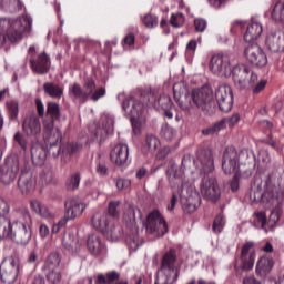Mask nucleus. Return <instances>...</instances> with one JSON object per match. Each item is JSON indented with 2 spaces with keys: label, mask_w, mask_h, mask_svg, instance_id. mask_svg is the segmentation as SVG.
<instances>
[{
  "label": "nucleus",
  "mask_w": 284,
  "mask_h": 284,
  "mask_svg": "<svg viewBox=\"0 0 284 284\" xmlns=\"http://www.w3.org/2000/svg\"><path fill=\"white\" fill-rule=\"evenodd\" d=\"M240 181H241V175H239V173H235L230 183V187L232 192H239Z\"/></svg>",
  "instance_id": "obj_56"
},
{
  "label": "nucleus",
  "mask_w": 284,
  "mask_h": 284,
  "mask_svg": "<svg viewBox=\"0 0 284 284\" xmlns=\"http://www.w3.org/2000/svg\"><path fill=\"white\" fill-rule=\"evenodd\" d=\"M183 23H185V16L182 12L171 14L170 24L173 28H181Z\"/></svg>",
  "instance_id": "obj_44"
},
{
  "label": "nucleus",
  "mask_w": 284,
  "mask_h": 284,
  "mask_svg": "<svg viewBox=\"0 0 284 284\" xmlns=\"http://www.w3.org/2000/svg\"><path fill=\"white\" fill-rule=\"evenodd\" d=\"M40 179L44 185H48V183L52 182V171L51 170L42 171Z\"/></svg>",
  "instance_id": "obj_59"
},
{
  "label": "nucleus",
  "mask_w": 284,
  "mask_h": 284,
  "mask_svg": "<svg viewBox=\"0 0 284 284\" xmlns=\"http://www.w3.org/2000/svg\"><path fill=\"white\" fill-rule=\"evenodd\" d=\"M145 227L149 234H156L158 236L168 234V222H165L159 210H153L148 214Z\"/></svg>",
  "instance_id": "obj_8"
},
{
  "label": "nucleus",
  "mask_w": 284,
  "mask_h": 284,
  "mask_svg": "<svg viewBox=\"0 0 284 284\" xmlns=\"http://www.w3.org/2000/svg\"><path fill=\"white\" fill-rule=\"evenodd\" d=\"M215 99L221 112H231L234 105V94L227 84H221L215 90Z\"/></svg>",
  "instance_id": "obj_14"
},
{
  "label": "nucleus",
  "mask_w": 284,
  "mask_h": 284,
  "mask_svg": "<svg viewBox=\"0 0 284 284\" xmlns=\"http://www.w3.org/2000/svg\"><path fill=\"white\" fill-rule=\"evenodd\" d=\"M13 141L22 152H28V139L26 135L18 131L13 135Z\"/></svg>",
  "instance_id": "obj_43"
},
{
  "label": "nucleus",
  "mask_w": 284,
  "mask_h": 284,
  "mask_svg": "<svg viewBox=\"0 0 284 284\" xmlns=\"http://www.w3.org/2000/svg\"><path fill=\"white\" fill-rule=\"evenodd\" d=\"M194 26H195V30L197 32H205V30L207 28V20H205L203 18H196L194 20Z\"/></svg>",
  "instance_id": "obj_55"
},
{
  "label": "nucleus",
  "mask_w": 284,
  "mask_h": 284,
  "mask_svg": "<svg viewBox=\"0 0 284 284\" xmlns=\"http://www.w3.org/2000/svg\"><path fill=\"white\" fill-rule=\"evenodd\" d=\"M2 283L12 284L17 281V274H19V255L12 253L9 257L2 260Z\"/></svg>",
  "instance_id": "obj_9"
},
{
  "label": "nucleus",
  "mask_w": 284,
  "mask_h": 284,
  "mask_svg": "<svg viewBox=\"0 0 284 284\" xmlns=\"http://www.w3.org/2000/svg\"><path fill=\"white\" fill-rule=\"evenodd\" d=\"M36 106H37V112L40 118L45 116V105H43V101L41 99L37 98L36 99Z\"/></svg>",
  "instance_id": "obj_60"
},
{
  "label": "nucleus",
  "mask_w": 284,
  "mask_h": 284,
  "mask_svg": "<svg viewBox=\"0 0 284 284\" xmlns=\"http://www.w3.org/2000/svg\"><path fill=\"white\" fill-rule=\"evenodd\" d=\"M2 10L21 12V10H23V2H21V0H2Z\"/></svg>",
  "instance_id": "obj_40"
},
{
  "label": "nucleus",
  "mask_w": 284,
  "mask_h": 284,
  "mask_svg": "<svg viewBox=\"0 0 284 284\" xmlns=\"http://www.w3.org/2000/svg\"><path fill=\"white\" fill-rule=\"evenodd\" d=\"M29 63L34 74H48L50 72V55L42 52L37 58H30Z\"/></svg>",
  "instance_id": "obj_21"
},
{
  "label": "nucleus",
  "mask_w": 284,
  "mask_h": 284,
  "mask_svg": "<svg viewBox=\"0 0 284 284\" xmlns=\"http://www.w3.org/2000/svg\"><path fill=\"white\" fill-rule=\"evenodd\" d=\"M26 136L38 139L41 135V120L37 115L26 116L22 123Z\"/></svg>",
  "instance_id": "obj_22"
},
{
  "label": "nucleus",
  "mask_w": 284,
  "mask_h": 284,
  "mask_svg": "<svg viewBox=\"0 0 284 284\" xmlns=\"http://www.w3.org/2000/svg\"><path fill=\"white\" fill-rule=\"evenodd\" d=\"M168 154H170V148L164 146L158 152L156 159H159L160 161H163V159H165Z\"/></svg>",
  "instance_id": "obj_64"
},
{
  "label": "nucleus",
  "mask_w": 284,
  "mask_h": 284,
  "mask_svg": "<svg viewBox=\"0 0 284 284\" xmlns=\"http://www.w3.org/2000/svg\"><path fill=\"white\" fill-rule=\"evenodd\" d=\"M256 220L261 223L262 230H265V225H267V217L265 216L264 212L255 213Z\"/></svg>",
  "instance_id": "obj_61"
},
{
  "label": "nucleus",
  "mask_w": 284,
  "mask_h": 284,
  "mask_svg": "<svg viewBox=\"0 0 284 284\" xmlns=\"http://www.w3.org/2000/svg\"><path fill=\"white\" fill-rule=\"evenodd\" d=\"M266 48L271 52H283L284 51V33L281 31L270 33L266 37Z\"/></svg>",
  "instance_id": "obj_26"
},
{
  "label": "nucleus",
  "mask_w": 284,
  "mask_h": 284,
  "mask_svg": "<svg viewBox=\"0 0 284 284\" xmlns=\"http://www.w3.org/2000/svg\"><path fill=\"white\" fill-rule=\"evenodd\" d=\"M246 81H247V85H250V88H252L253 85L258 83V75L256 73H254L252 70H250V74H248V78Z\"/></svg>",
  "instance_id": "obj_62"
},
{
  "label": "nucleus",
  "mask_w": 284,
  "mask_h": 284,
  "mask_svg": "<svg viewBox=\"0 0 284 284\" xmlns=\"http://www.w3.org/2000/svg\"><path fill=\"white\" fill-rule=\"evenodd\" d=\"M225 227V216L223 213H220L215 216L212 225V231L214 234H221L223 232V229Z\"/></svg>",
  "instance_id": "obj_42"
},
{
  "label": "nucleus",
  "mask_w": 284,
  "mask_h": 284,
  "mask_svg": "<svg viewBox=\"0 0 284 284\" xmlns=\"http://www.w3.org/2000/svg\"><path fill=\"white\" fill-rule=\"evenodd\" d=\"M254 247L253 242H246L243 244L240 254V267L243 272H250L254 268V263L256 261V251H251Z\"/></svg>",
  "instance_id": "obj_18"
},
{
  "label": "nucleus",
  "mask_w": 284,
  "mask_h": 284,
  "mask_svg": "<svg viewBox=\"0 0 284 284\" xmlns=\"http://www.w3.org/2000/svg\"><path fill=\"white\" fill-rule=\"evenodd\" d=\"M79 150H81V144L74 142L69 143L64 149H62V154H69V156H71V154H77Z\"/></svg>",
  "instance_id": "obj_50"
},
{
  "label": "nucleus",
  "mask_w": 284,
  "mask_h": 284,
  "mask_svg": "<svg viewBox=\"0 0 284 284\" xmlns=\"http://www.w3.org/2000/svg\"><path fill=\"white\" fill-rule=\"evenodd\" d=\"M60 264H61V255H59V253H51L47 257L42 270H49V271L57 270V267H59Z\"/></svg>",
  "instance_id": "obj_38"
},
{
  "label": "nucleus",
  "mask_w": 284,
  "mask_h": 284,
  "mask_svg": "<svg viewBox=\"0 0 284 284\" xmlns=\"http://www.w3.org/2000/svg\"><path fill=\"white\" fill-rule=\"evenodd\" d=\"M200 190L202 196L211 203H216L221 199V187H219V182L214 178L204 176Z\"/></svg>",
  "instance_id": "obj_13"
},
{
  "label": "nucleus",
  "mask_w": 284,
  "mask_h": 284,
  "mask_svg": "<svg viewBox=\"0 0 284 284\" xmlns=\"http://www.w3.org/2000/svg\"><path fill=\"white\" fill-rule=\"evenodd\" d=\"M114 132V121L110 118H103L102 119V128L98 126L95 129V139H99L100 143H103L110 134Z\"/></svg>",
  "instance_id": "obj_28"
},
{
  "label": "nucleus",
  "mask_w": 284,
  "mask_h": 284,
  "mask_svg": "<svg viewBox=\"0 0 284 284\" xmlns=\"http://www.w3.org/2000/svg\"><path fill=\"white\" fill-rule=\"evenodd\" d=\"M65 214L69 219L74 220L85 212V204L77 199H69L64 203Z\"/></svg>",
  "instance_id": "obj_25"
},
{
  "label": "nucleus",
  "mask_w": 284,
  "mask_h": 284,
  "mask_svg": "<svg viewBox=\"0 0 284 284\" xmlns=\"http://www.w3.org/2000/svg\"><path fill=\"white\" fill-rule=\"evenodd\" d=\"M7 109H8L10 119H17V116H19V102L14 100L8 101Z\"/></svg>",
  "instance_id": "obj_46"
},
{
  "label": "nucleus",
  "mask_w": 284,
  "mask_h": 284,
  "mask_svg": "<svg viewBox=\"0 0 284 284\" xmlns=\"http://www.w3.org/2000/svg\"><path fill=\"white\" fill-rule=\"evenodd\" d=\"M69 93L72 94L73 99H77L81 103H85L88 98H91V101H99L102 97H105V88L100 87L97 89V83L93 79H87L84 81L83 88L79 83H74L69 88Z\"/></svg>",
  "instance_id": "obj_7"
},
{
  "label": "nucleus",
  "mask_w": 284,
  "mask_h": 284,
  "mask_svg": "<svg viewBox=\"0 0 284 284\" xmlns=\"http://www.w3.org/2000/svg\"><path fill=\"white\" fill-rule=\"evenodd\" d=\"M250 67L245 64H239L231 69V75L233 81L240 90L247 88V79H250Z\"/></svg>",
  "instance_id": "obj_20"
},
{
  "label": "nucleus",
  "mask_w": 284,
  "mask_h": 284,
  "mask_svg": "<svg viewBox=\"0 0 284 284\" xmlns=\"http://www.w3.org/2000/svg\"><path fill=\"white\" fill-rule=\"evenodd\" d=\"M194 163L203 174H212V172H214V153L212 149H199L195 154Z\"/></svg>",
  "instance_id": "obj_11"
},
{
  "label": "nucleus",
  "mask_w": 284,
  "mask_h": 284,
  "mask_svg": "<svg viewBox=\"0 0 284 284\" xmlns=\"http://www.w3.org/2000/svg\"><path fill=\"white\" fill-rule=\"evenodd\" d=\"M244 57L251 65L265 68L267 65V55L257 43H251L244 48Z\"/></svg>",
  "instance_id": "obj_12"
},
{
  "label": "nucleus",
  "mask_w": 284,
  "mask_h": 284,
  "mask_svg": "<svg viewBox=\"0 0 284 284\" xmlns=\"http://www.w3.org/2000/svg\"><path fill=\"white\" fill-rule=\"evenodd\" d=\"M267 85V80H260L251 87L253 94H261Z\"/></svg>",
  "instance_id": "obj_53"
},
{
  "label": "nucleus",
  "mask_w": 284,
  "mask_h": 284,
  "mask_svg": "<svg viewBox=\"0 0 284 284\" xmlns=\"http://www.w3.org/2000/svg\"><path fill=\"white\" fill-rule=\"evenodd\" d=\"M110 215L105 212H97L93 214L91 223L94 230H98V232H102V234H105L108 232V229L110 227Z\"/></svg>",
  "instance_id": "obj_29"
},
{
  "label": "nucleus",
  "mask_w": 284,
  "mask_h": 284,
  "mask_svg": "<svg viewBox=\"0 0 284 284\" xmlns=\"http://www.w3.org/2000/svg\"><path fill=\"white\" fill-rule=\"evenodd\" d=\"M3 171L1 181L4 185H9V183H12L17 179V174H19V158L16 155L8 156L4 160Z\"/></svg>",
  "instance_id": "obj_17"
},
{
  "label": "nucleus",
  "mask_w": 284,
  "mask_h": 284,
  "mask_svg": "<svg viewBox=\"0 0 284 284\" xmlns=\"http://www.w3.org/2000/svg\"><path fill=\"white\" fill-rule=\"evenodd\" d=\"M221 130H225L223 126V122L217 121L214 124L205 128L202 130L203 136H214V134H217L221 132Z\"/></svg>",
  "instance_id": "obj_41"
},
{
  "label": "nucleus",
  "mask_w": 284,
  "mask_h": 284,
  "mask_svg": "<svg viewBox=\"0 0 284 284\" xmlns=\"http://www.w3.org/2000/svg\"><path fill=\"white\" fill-rule=\"evenodd\" d=\"M79 185H81V173L75 172L70 174L65 181L67 190L74 192V190H79Z\"/></svg>",
  "instance_id": "obj_37"
},
{
  "label": "nucleus",
  "mask_w": 284,
  "mask_h": 284,
  "mask_svg": "<svg viewBox=\"0 0 284 284\" xmlns=\"http://www.w3.org/2000/svg\"><path fill=\"white\" fill-rule=\"evenodd\" d=\"M159 148H161V140L152 134L146 135L145 141L142 144V152L144 154H150V152H156Z\"/></svg>",
  "instance_id": "obj_35"
},
{
  "label": "nucleus",
  "mask_w": 284,
  "mask_h": 284,
  "mask_svg": "<svg viewBox=\"0 0 284 284\" xmlns=\"http://www.w3.org/2000/svg\"><path fill=\"white\" fill-rule=\"evenodd\" d=\"M239 165H256L254 151L242 149L240 153L234 146H227L223 154L222 170L224 174H234Z\"/></svg>",
  "instance_id": "obj_6"
},
{
  "label": "nucleus",
  "mask_w": 284,
  "mask_h": 284,
  "mask_svg": "<svg viewBox=\"0 0 284 284\" xmlns=\"http://www.w3.org/2000/svg\"><path fill=\"white\" fill-rule=\"evenodd\" d=\"M1 23L3 41H8L13 45L19 41H23V34L32 30V18L28 14L17 18H2Z\"/></svg>",
  "instance_id": "obj_5"
},
{
  "label": "nucleus",
  "mask_w": 284,
  "mask_h": 284,
  "mask_svg": "<svg viewBox=\"0 0 284 284\" xmlns=\"http://www.w3.org/2000/svg\"><path fill=\"white\" fill-rule=\"evenodd\" d=\"M47 278L52 284L61 283V278H62L61 272L57 270H51L47 275Z\"/></svg>",
  "instance_id": "obj_52"
},
{
  "label": "nucleus",
  "mask_w": 284,
  "mask_h": 284,
  "mask_svg": "<svg viewBox=\"0 0 284 284\" xmlns=\"http://www.w3.org/2000/svg\"><path fill=\"white\" fill-rule=\"evenodd\" d=\"M16 220L2 219V239L12 241L18 245H28L32 241V215L28 206L21 205L14 209Z\"/></svg>",
  "instance_id": "obj_2"
},
{
  "label": "nucleus",
  "mask_w": 284,
  "mask_h": 284,
  "mask_svg": "<svg viewBox=\"0 0 284 284\" xmlns=\"http://www.w3.org/2000/svg\"><path fill=\"white\" fill-rule=\"evenodd\" d=\"M252 192L260 196L261 202L264 207L270 210V207H278L284 201V192L281 186H276L272 183V176L268 175L264 181L261 178H255L252 186Z\"/></svg>",
  "instance_id": "obj_4"
},
{
  "label": "nucleus",
  "mask_w": 284,
  "mask_h": 284,
  "mask_svg": "<svg viewBox=\"0 0 284 284\" xmlns=\"http://www.w3.org/2000/svg\"><path fill=\"white\" fill-rule=\"evenodd\" d=\"M43 90L47 97L51 99H61V97H63V87L54 82H44Z\"/></svg>",
  "instance_id": "obj_36"
},
{
  "label": "nucleus",
  "mask_w": 284,
  "mask_h": 284,
  "mask_svg": "<svg viewBox=\"0 0 284 284\" xmlns=\"http://www.w3.org/2000/svg\"><path fill=\"white\" fill-rule=\"evenodd\" d=\"M223 123V128H234L239 121H241V115L239 113H234L232 116L224 118L220 120Z\"/></svg>",
  "instance_id": "obj_47"
},
{
  "label": "nucleus",
  "mask_w": 284,
  "mask_h": 284,
  "mask_svg": "<svg viewBox=\"0 0 284 284\" xmlns=\"http://www.w3.org/2000/svg\"><path fill=\"white\" fill-rule=\"evenodd\" d=\"M30 207L34 214H38V216H41V219H54V214L50 207L39 200H31L30 201Z\"/></svg>",
  "instance_id": "obj_31"
},
{
  "label": "nucleus",
  "mask_w": 284,
  "mask_h": 284,
  "mask_svg": "<svg viewBox=\"0 0 284 284\" xmlns=\"http://www.w3.org/2000/svg\"><path fill=\"white\" fill-rule=\"evenodd\" d=\"M45 159H48V150L39 143L31 145V160L33 165L41 168L45 164Z\"/></svg>",
  "instance_id": "obj_27"
},
{
  "label": "nucleus",
  "mask_w": 284,
  "mask_h": 284,
  "mask_svg": "<svg viewBox=\"0 0 284 284\" xmlns=\"http://www.w3.org/2000/svg\"><path fill=\"white\" fill-rule=\"evenodd\" d=\"M130 158V148L128 144H116L111 153L110 159L112 163H115V165H125L128 163V159Z\"/></svg>",
  "instance_id": "obj_24"
},
{
  "label": "nucleus",
  "mask_w": 284,
  "mask_h": 284,
  "mask_svg": "<svg viewBox=\"0 0 284 284\" xmlns=\"http://www.w3.org/2000/svg\"><path fill=\"white\" fill-rule=\"evenodd\" d=\"M271 17L274 21L284 23V1H277L274 4Z\"/></svg>",
  "instance_id": "obj_39"
},
{
  "label": "nucleus",
  "mask_w": 284,
  "mask_h": 284,
  "mask_svg": "<svg viewBox=\"0 0 284 284\" xmlns=\"http://www.w3.org/2000/svg\"><path fill=\"white\" fill-rule=\"evenodd\" d=\"M142 21L146 28H156L159 26V18L151 13L145 14Z\"/></svg>",
  "instance_id": "obj_48"
},
{
  "label": "nucleus",
  "mask_w": 284,
  "mask_h": 284,
  "mask_svg": "<svg viewBox=\"0 0 284 284\" xmlns=\"http://www.w3.org/2000/svg\"><path fill=\"white\" fill-rule=\"evenodd\" d=\"M18 187L21 194H31L37 187V178L32 175L31 171H22L18 180Z\"/></svg>",
  "instance_id": "obj_23"
},
{
  "label": "nucleus",
  "mask_w": 284,
  "mask_h": 284,
  "mask_svg": "<svg viewBox=\"0 0 284 284\" xmlns=\"http://www.w3.org/2000/svg\"><path fill=\"white\" fill-rule=\"evenodd\" d=\"M141 100L134 99V97H128L122 102V109L126 114L131 116V125L133 131L140 130L139 119L143 116L145 108H155V110H172L174 104L169 95H160L156 98L152 92H142Z\"/></svg>",
  "instance_id": "obj_1"
},
{
  "label": "nucleus",
  "mask_w": 284,
  "mask_h": 284,
  "mask_svg": "<svg viewBox=\"0 0 284 284\" xmlns=\"http://www.w3.org/2000/svg\"><path fill=\"white\" fill-rule=\"evenodd\" d=\"M95 172L99 176H108V164H105V162L99 160L97 162Z\"/></svg>",
  "instance_id": "obj_54"
},
{
  "label": "nucleus",
  "mask_w": 284,
  "mask_h": 284,
  "mask_svg": "<svg viewBox=\"0 0 284 284\" xmlns=\"http://www.w3.org/2000/svg\"><path fill=\"white\" fill-rule=\"evenodd\" d=\"M61 119V109L59 108V103L57 102H48L47 104V118L42 121L43 132L45 135L50 134V132H54L59 130V128H54V121H59Z\"/></svg>",
  "instance_id": "obj_15"
},
{
  "label": "nucleus",
  "mask_w": 284,
  "mask_h": 284,
  "mask_svg": "<svg viewBox=\"0 0 284 284\" xmlns=\"http://www.w3.org/2000/svg\"><path fill=\"white\" fill-rule=\"evenodd\" d=\"M169 183L173 190H178V193L181 194L185 185V176L181 171L169 173Z\"/></svg>",
  "instance_id": "obj_34"
},
{
  "label": "nucleus",
  "mask_w": 284,
  "mask_h": 284,
  "mask_svg": "<svg viewBox=\"0 0 284 284\" xmlns=\"http://www.w3.org/2000/svg\"><path fill=\"white\" fill-rule=\"evenodd\" d=\"M173 99L184 112L190 110L192 105H196L200 110L210 112L212 105H214V92L210 87L195 89L193 90L192 95H190L187 94V89L183 82L174 83Z\"/></svg>",
  "instance_id": "obj_3"
},
{
  "label": "nucleus",
  "mask_w": 284,
  "mask_h": 284,
  "mask_svg": "<svg viewBox=\"0 0 284 284\" xmlns=\"http://www.w3.org/2000/svg\"><path fill=\"white\" fill-rule=\"evenodd\" d=\"M176 203H179V195L176 194V192H173L170 203L166 206L168 212H174V207H176Z\"/></svg>",
  "instance_id": "obj_58"
},
{
  "label": "nucleus",
  "mask_w": 284,
  "mask_h": 284,
  "mask_svg": "<svg viewBox=\"0 0 284 284\" xmlns=\"http://www.w3.org/2000/svg\"><path fill=\"white\" fill-rule=\"evenodd\" d=\"M115 185L118 190H128L132 185V182L129 179H119Z\"/></svg>",
  "instance_id": "obj_57"
},
{
  "label": "nucleus",
  "mask_w": 284,
  "mask_h": 284,
  "mask_svg": "<svg viewBox=\"0 0 284 284\" xmlns=\"http://www.w3.org/2000/svg\"><path fill=\"white\" fill-rule=\"evenodd\" d=\"M108 284L114 283V281H119L120 275L116 271H112L105 274Z\"/></svg>",
  "instance_id": "obj_63"
},
{
  "label": "nucleus",
  "mask_w": 284,
  "mask_h": 284,
  "mask_svg": "<svg viewBox=\"0 0 284 284\" xmlns=\"http://www.w3.org/2000/svg\"><path fill=\"white\" fill-rule=\"evenodd\" d=\"M87 247L90 254L99 256L105 246L103 245V242H101V237H99V235L92 234L88 237Z\"/></svg>",
  "instance_id": "obj_33"
},
{
  "label": "nucleus",
  "mask_w": 284,
  "mask_h": 284,
  "mask_svg": "<svg viewBox=\"0 0 284 284\" xmlns=\"http://www.w3.org/2000/svg\"><path fill=\"white\" fill-rule=\"evenodd\" d=\"M120 205L121 202L111 201L108 206L109 216H111L112 219H119V211L116 210V207H119Z\"/></svg>",
  "instance_id": "obj_49"
},
{
  "label": "nucleus",
  "mask_w": 284,
  "mask_h": 284,
  "mask_svg": "<svg viewBox=\"0 0 284 284\" xmlns=\"http://www.w3.org/2000/svg\"><path fill=\"white\" fill-rule=\"evenodd\" d=\"M263 34V26L258 22H252L247 26L246 31L244 33V41L250 43L252 41H256Z\"/></svg>",
  "instance_id": "obj_32"
},
{
  "label": "nucleus",
  "mask_w": 284,
  "mask_h": 284,
  "mask_svg": "<svg viewBox=\"0 0 284 284\" xmlns=\"http://www.w3.org/2000/svg\"><path fill=\"white\" fill-rule=\"evenodd\" d=\"M62 139H63V135L61 133V130L49 131L48 135L45 134V131H43V141L47 145V150L49 154H51L53 159H57L61 154Z\"/></svg>",
  "instance_id": "obj_16"
},
{
  "label": "nucleus",
  "mask_w": 284,
  "mask_h": 284,
  "mask_svg": "<svg viewBox=\"0 0 284 284\" xmlns=\"http://www.w3.org/2000/svg\"><path fill=\"white\" fill-rule=\"evenodd\" d=\"M176 261H178V256H176L175 248H170L166 253H164L161 260V271L174 273L172 283H176V281H179L180 271L176 267Z\"/></svg>",
  "instance_id": "obj_19"
},
{
  "label": "nucleus",
  "mask_w": 284,
  "mask_h": 284,
  "mask_svg": "<svg viewBox=\"0 0 284 284\" xmlns=\"http://www.w3.org/2000/svg\"><path fill=\"white\" fill-rule=\"evenodd\" d=\"M274 268V258L270 255H264L258 258L256 264V274L266 276Z\"/></svg>",
  "instance_id": "obj_30"
},
{
  "label": "nucleus",
  "mask_w": 284,
  "mask_h": 284,
  "mask_svg": "<svg viewBox=\"0 0 284 284\" xmlns=\"http://www.w3.org/2000/svg\"><path fill=\"white\" fill-rule=\"evenodd\" d=\"M176 135V131L172 126H170L168 123L162 125L161 129V136L165 139L166 141H172L174 136Z\"/></svg>",
  "instance_id": "obj_45"
},
{
  "label": "nucleus",
  "mask_w": 284,
  "mask_h": 284,
  "mask_svg": "<svg viewBox=\"0 0 284 284\" xmlns=\"http://www.w3.org/2000/svg\"><path fill=\"white\" fill-rule=\"evenodd\" d=\"M209 68L216 77H232V64L230 63V57L225 54H214L210 60Z\"/></svg>",
  "instance_id": "obj_10"
},
{
  "label": "nucleus",
  "mask_w": 284,
  "mask_h": 284,
  "mask_svg": "<svg viewBox=\"0 0 284 284\" xmlns=\"http://www.w3.org/2000/svg\"><path fill=\"white\" fill-rule=\"evenodd\" d=\"M197 209L196 204L192 202V199L189 197L185 203L182 204V210L184 214H194V211Z\"/></svg>",
  "instance_id": "obj_51"
}]
</instances>
